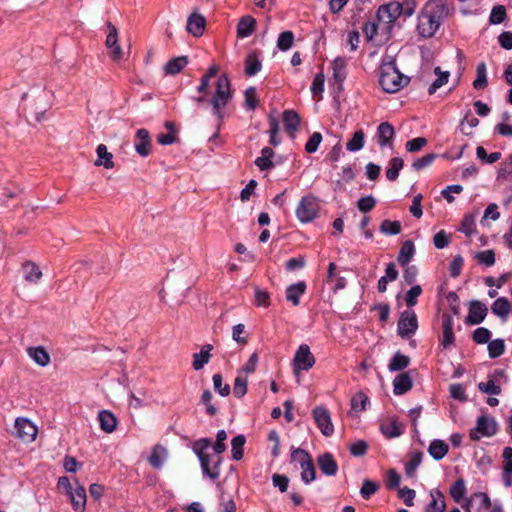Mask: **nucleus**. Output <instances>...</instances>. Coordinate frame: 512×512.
Returning a JSON list of instances; mask_svg holds the SVG:
<instances>
[{
    "instance_id": "nucleus-1",
    "label": "nucleus",
    "mask_w": 512,
    "mask_h": 512,
    "mask_svg": "<svg viewBox=\"0 0 512 512\" xmlns=\"http://www.w3.org/2000/svg\"><path fill=\"white\" fill-rule=\"evenodd\" d=\"M449 14L450 10L445 0L428 1L418 16V34L423 38L433 37Z\"/></svg>"
},
{
    "instance_id": "nucleus-2",
    "label": "nucleus",
    "mask_w": 512,
    "mask_h": 512,
    "mask_svg": "<svg viewBox=\"0 0 512 512\" xmlns=\"http://www.w3.org/2000/svg\"><path fill=\"white\" fill-rule=\"evenodd\" d=\"M408 82L409 78L400 73L395 60L390 56L386 57L380 66L379 74V83L383 90L388 93H395L406 86Z\"/></svg>"
},
{
    "instance_id": "nucleus-3",
    "label": "nucleus",
    "mask_w": 512,
    "mask_h": 512,
    "mask_svg": "<svg viewBox=\"0 0 512 512\" xmlns=\"http://www.w3.org/2000/svg\"><path fill=\"white\" fill-rule=\"evenodd\" d=\"M211 446L209 439L203 438L194 442L193 451L198 456L202 471L212 480L220 475V464L222 457L219 455H210L205 451Z\"/></svg>"
},
{
    "instance_id": "nucleus-4",
    "label": "nucleus",
    "mask_w": 512,
    "mask_h": 512,
    "mask_svg": "<svg viewBox=\"0 0 512 512\" xmlns=\"http://www.w3.org/2000/svg\"><path fill=\"white\" fill-rule=\"evenodd\" d=\"M231 97L232 91L229 78L226 74H223L218 78L215 92L210 99L213 114L216 115L219 120L223 118L222 109L228 104Z\"/></svg>"
},
{
    "instance_id": "nucleus-5",
    "label": "nucleus",
    "mask_w": 512,
    "mask_h": 512,
    "mask_svg": "<svg viewBox=\"0 0 512 512\" xmlns=\"http://www.w3.org/2000/svg\"><path fill=\"white\" fill-rule=\"evenodd\" d=\"M403 5L398 2H390L379 7L376 19L382 26V31L389 32L396 19L402 14Z\"/></svg>"
},
{
    "instance_id": "nucleus-6",
    "label": "nucleus",
    "mask_w": 512,
    "mask_h": 512,
    "mask_svg": "<svg viewBox=\"0 0 512 512\" xmlns=\"http://www.w3.org/2000/svg\"><path fill=\"white\" fill-rule=\"evenodd\" d=\"M319 211V203L315 196L307 195L304 196L296 209L297 218L303 222L307 223L316 218Z\"/></svg>"
},
{
    "instance_id": "nucleus-7",
    "label": "nucleus",
    "mask_w": 512,
    "mask_h": 512,
    "mask_svg": "<svg viewBox=\"0 0 512 512\" xmlns=\"http://www.w3.org/2000/svg\"><path fill=\"white\" fill-rule=\"evenodd\" d=\"M497 422L493 417L482 415L478 417L476 426L470 431V438L473 441L479 440L481 437H491L497 432Z\"/></svg>"
},
{
    "instance_id": "nucleus-8",
    "label": "nucleus",
    "mask_w": 512,
    "mask_h": 512,
    "mask_svg": "<svg viewBox=\"0 0 512 512\" xmlns=\"http://www.w3.org/2000/svg\"><path fill=\"white\" fill-rule=\"evenodd\" d=\"M315 364V357L306 344L299 346L293 359V372L296 376L299 375L301 370L308 371Z\"/></svg>"
},
{
    "instance_id": "nucleus-9",
    "label": "nucleus",
    "mask_w": 512,
    "mask_h": 512,
    "mask_svg": "<svg viewBox=\"0 0 512 512\" xmlns=\"http://www.w3.org/2000/svg\"><path fill=\"white\" fill-rule=\"evenodd\" d=\"M418 328L417 317L414 311L405 310L401 313L398 321V334L402 338H409Z\"/></svg>"
},
{
    "instance_id": "nucleus-10",
    "label": "nucleus",
    "mask_w": 512,
    "mask_h": 512,
    "mask_svg": "<svg viewBox=\"0 0 512 512\" xmlns=\"http://www.w3.org/2000/svg\"><path fill=\"white\" fill-rule=\"evenodd\" d=\"M15 428L17 430V437L22 441L31 443L36 439L38 429L30 420L17 418L15 420Z\"/></svg>"
},
{
    "instance_id": "nucleus-11",
    "label": "nucleus",
    "mask_w": 512,
    "mask_h": 512,
    "mask_svg": "<svg viewBox=\"0 0 512 512\" xmlns=\"http://www.w3.org/2000/svg\"><path fill=\"white\" fill-rule=\"evenodd\" d=\"M313 418L321 430L322 434L325 436H331L334 432V427L331 422L330 414L327 409L322 406L316 407L313 409Z\"/></svg>"
},
{
    "instance_id": "nucleus-12",
    "label": "nucleus",
    "mask_w": 512,
    "mask_h": 512,
    "mask_svg": "<svg viewBox=\"0 0 512 512\" xmlns=\"http://www.w3.org/2000/svg\"><path fill=\"white\" fill-rule=\"evenodd\" d=\"M134 148L141 157H147L151 153L152 141L147 129L137 130L134 137Z\"/></svg>"
},
{
    "instance_id": "nucleus-13",
    "label": "nucleus",
    "mask_w": 512,
    "mask_h": 512,
    "mask_svg": "<svg viewBox=\"0 0 512 512\" xmlns=\"http://www.w3.org/2000/svg\"><path fill=\"white\" fill-rule=\"evenodd\" d=\"M107 37L105 45L107 48L112 49L110 56L113 60H120L123 56L122 48L118 45V31L117 28L111 23H107Z\"/></svg>"
},
{
    "instance_id": "nucleus-14",
    "label": "nucleus",
    "mask_w": 512,
    "mask_h": 512,
    "mask_svg": "<svg viewBox=\"0 0 512 512\" xmlns=\"http://www.w3.org/2000/svg\"><path fill=\"white\" fill-rule=\"evenodd\" d=\"M487 307L478 300H472L469 305V313L466 323L469 325L480 324L487 316Z\"/></svg>"
},
{
    "instance_id": "nucleus-15",
    "label": "nucleus",
    "mask_w": 512,
    "mask_h": 512,
    "mask_svg": "<svg viewBox=\"0 0 512 512\" xmlns=\"http://www.w3.org/2000/svg\"><path fill=\"white\" fill-rule=\"evenodd\" d=\"M321 472L326 476H335L338 472V465L331 453H324L317 458Z\"/></svg>"
},
{
    "instance_id": "nucleus-16",
    "label": "nucleus",
    "mask_w": 512,
    "mask_h": 512,
    "mask_svg": "<svg viewBox=\"0 0 512 512\" xmlns=\"http://www.w3.org/2000/svg\"><path fill=\"white\" fill-rule=\"evenodd\" d=\"M206 20L204 16L193 13L189 16L187 20L186 29L189 33H191L195 37H200L205 29Z\"/></svg>"
},
{
    "instance_id": "nucleus-17",
    "label": "nucleus",
    "mask_w": 512,
    "mask_h": 512,
    "mask_svg": "<svg viewBox=\"0 0 512 512\" xmlns=\"http://www.w3.org/2000/svg\"><path fill=\"white\" fill-rule=\"evenodd\" d=\"M454 321L452 316L448 314L442 315V328L443 337L441 343L444 348L449 347L454 343V332H453Z\"/></svg>"
},
{
    "instance_id": "nucleus-18",
    "label": "nucleus",
    "mask_w": 512,
    "mask_h": 512,
    "mask_svg": "<svg viewBox=\"0 0 512 512\" xmlns=\"http://www.w3.org/2000/svg\"><path fill=\"white\" fill-rule=\"evenodd\" d=\"M98 421L100 428L106 433H112L117 428V418L112 412L108 410H102L99 412Z\"/></svg>"
},
{
    "instance_id": "nucleus-19",
    "label": "nucleus",
    "mask_w": 512,
    "mask_h": 512,
    "mask_svg": "<svg viewBox=\"0 0 512 512\" xmlns=\"http://www.w3.org/2000/svg\"><path fill=\"white\" fill-rule=\"evenodd\" d=\"M96 154L95 166H103L105 169H112L114 167L113 154L108 151L106 145L99 144L96 148Z\"/></svg>"
},
{
    "instance_id": "nucleus-20",
    "label": "nucleus",
    "mask_w": 512,
    "mask_h": 512,
    "mask_svg": "<svg viewBox=\"0 0 512 512\" xmlns=\"http://www.w3.org/2000/svg\"><path fill=\"white\" fill-rule=\"evenodd\" d=\"M283 124L286 131L294 137L300 126V117L294 110H285L283 112Z\"/></svg>"
},
{
    "instance_id": "nucleus-21",
    "label": "nucleus",
    "mask_w": 512,
    "mask_h": 512,
    "mask_svg": "<svg viewBox=\"0 0 512 512\" xmlns=\"http://www.w3.org/2000/svg\"><path fill=\"white\" fill-rule=\"evenodd\" d=\"M255 27L256 20L252 16H243L240 18L237 25V36L239 38H247L253 34Z\"/></svg>"
},
{
    "instance_id": "nucleus-22",
    "label": "nucleus",
    "mask_w": 512,
    "mask_h": 512,
    "mask_svg": "<svg viewBox=\"0 0 512 512\" xmlns=\"http://www.w3.org/2000/svg\"><path fill=\"white\" fill-rule=\"evenodd\" d=\"M376 135L378 139V144L381 147H384L391 144V140L395 135V131L390 123L382 122L377 128Z\"/></svg>"
},
{
    "instance_id": "nucleus-23",
    "label": "nucleus",
    "mask_w": 512,
    "mask_h": 512,
    "mask_svg": "<svg viewBox=\"0 0 512 512\" xmlns=\"http://www.w3.org/2000/svg\"><path fill=\"white\" fill-rule=\"evenodd\" d=\"M306 291V283L300 281L295 284H291L286 288V299L291 302L294 306L300 304V297Z\"/></svg>"
},
{
    "instance_id": "nucleus-24",
    "label": "nucleus",
    "mask_w": 512,
    "mask_h": 512,
    "mask_svg": "<svg viewBox=\"0 0 512 512\" xmlns=\"http://www.w3.org/2000/svg\"><path fill=\"white\" fill-rule=\"evenodd\" d=\"M393 391L396 395H402L412 388V378L408 372L397 375L393 381Z\"/></svg>"
},
{
    "instance_id": "nucleus-25",
    "label": "nucleus",
    "mask_w": 512,
    "mask_h": 512,
    "mask_svg": "<svg viewBox=\"0 0 512 512\" xmlns=\"http://www.w3.org/2000/svg\"><path fill=\"white\" fill-rule=\"evenodd\" d=\"M69 497L73 509L76 512H82L85 509L86 490L83 486L77 485V487L69 494Z\"/></svg>"
},
{
    "instance_id": "nucleus-26",
    "label": "nucleus",
    "mask_w": 512,
    "mask_h": 512,
    "mask_svg": "<svg viewBox=\"0 0 512 512\" xmlns=\"http://www.w3.org/2000/svg\"><path fill=\"white\" fill-rule=\"evenodd\" d=\"M492 313L505 321L511 310V303L505 297L496 299L491 306Z\"/></svg>"
},
{
    "instance_id": "nucleus-27",
    "label": "nucleus",
    "mask_w": 512,
    "mask_h": 512,
    "mask_svg": "<svg viewBox=\"0 0 512 512\" xmlns=\"http://www.w3.org/2000/svg\"><path fill=\"white\" fill-rule=\"evenodd\" d=\"M212 349L213 346L211 344H206L202 346L199 353L193 354L192 366L196 371L201 370L210 361Z\"/></svg>"
},
{
    "instance_id": "nucleus-28",
    "label": "nucleus",
    "mask_w": 512,
    "mask_h": 512,
    "mask_svg": "<svg viewBox=\"0 0 512 512\" xmlns=\"http://www.w3.org/2000/svg\"><path fill=\"white\" fill-rule=\"evenodd\" d=\"M262 68V62L259 54L255 51L250 52L245 59V74L247 76L256 75Z\"/></svg>"
},
{
    "instance_id": "nucleus-29",
    "label": "nucleus",
    "mask_w": 512,
    "mask_h": 512,
    "mask_svg": "<svg viewBox=\"0 0 512 512\" xmlns=\"http://www.w3.org/2000/svg\"><path fill=\"white\" fill-rule=\"evenodd\" d=\"M431 501L427 505L426 512H444V495L439 489H433L430 492Z\"/></svg>"
},
{
    "instance_id": "nucleus-30",
    "label": "nucleus",
    "mask_w": 512,
    "mask_h": 512,
    "mask_svg": "<svg viewBox=\"0 0 512 512\" xmlns=\"http://www.w3.org/2000/svg\"><path fill=\"white\" fill-rule=\"evenodd\" d=\"M448 451V444L439 439L433 440L428 447L429 454L435 460H441L442 458H444Z\"/></svg>"
},
{
    "instance_id": "nucleus-31",
    "label": "nucleus",
    "mask_w": 512,
    "mask_h": 512,
    "mask_svg": "<svg viewBox=\"0 0 512 512\" xmlns=\"http://www.w3.org/2000/svg\"><path fill=\"white\" fill-rule=\"evenodd\" d=\"M187 64V56H179L169 60L164 66V71L168 75H175L181 72L186 67Z\"/></svg>"
},
{
    "instance_id": "nucleus-32",
    "label": "nucleus",
    "mask_w": 512,
    "mask_h": 512,
    "mask_svg": "<svg viewBox=\"0 0 512 512\" xmlns=\"http://www.w3.org/2000/svg\"><path fill=\"white\" fill-rule=\"evenodd\" d=\"M167 455L168 453L165 447L161 445H156L153 448L152 453L149 457V463L151 464L152 467L160 469L163 466L164 462L166 461Z\"/></svg>"
},
{
    "instance_id": "nucleus-33",
    "label": "nucleus",
    "mask_w": 512,
    "mask_h": 512,
    "mask_svg": "<svg viewBox=\"0 0 512 512\" xmlns=\"http://www.w3.org/2000/svg\"><path fill=\"white\" fill-rule=\"evenodd\" d=\"M381 431L387 438H395L403 433V426L397 419L391 418L389 422L381 425Z\"/></svg>"
},
{
    "instance_id": "nucleus-34",
    "label": "nucleus",
    "mask_w": 512,
    "mask_h": 512,
    "mask_svg": "<svg viewBox=\"0 0 512 512\" xmlns=\"http://www.w3.org/2000/svg\"><path fill=\"white\" fill-rule=\"evenodd\" d=\"M274 155V151L270 147H264L261 151V156L255 160V165L261 170H269L274 167V163L271 158Z\"/></svg>"
},
{
    "instance_id": "nucleus-35",
    "label": "nucleus",
    "mask_w": 512,
    "mask_h": 512,
    "mask_svg": "<svg viewBox=\"0 0 512 512\" xmlns=\"http://www.w3.org/2000/svg\"><path fill=\"white\" fill-rule=\"evenodd\" d=\"M23 273L25 280L34 284L38 283L42 277L40 268L33 262L23 264Z\"/></svg>"
},
{
    "instance_id": "nucleus-36",
    "label": "nucleus",
    "mask_w": 512,
    "mask_h": 512,
    "mask_svg": "<svg viewBox=\"0 0 512 512\" xmlns=\"http://www.w3.org/2000/svg\"><path fill=\"white\" fill-rule=\"evenodd\" d=\"M27 352L28 355L34 360V362L42 367L47 366L50 362L49 354L41 346L28 348Z\"/></svg>"
},
{
    "instance_id": "nucleus-37",
    "label": "nucleus",
    "mask_w": 512,
    "mask_h": 512,
    "mask_svg": "<svg viewBox=\"0 0 512 512\" xmlns=\"http://www.w3.org/2000/svg\"><path fill=\"white\" fill-rule=\"evenodd\" d=\"M415 252L414 244L411 240H406L400 249L399 255H398V262L402 266H405L413 257Z\"/></svg>"
},
{
    "instance_id": "nucleus-38",
    "label": "nucleus",
    "mask_w": 512,
    "mask_h": 512,
    "mask_svg": "<svg viewBox=\"0 0 512 512\" xmlns=\"http://www.w3.org/2000/svg\"><path fill=\"white\" fill-rule=\"evenodd\" d=\"M410 363V358L406 355L396 352L390 360L388 368L390 371H401L405 369Z\"/></svg>"
},
{
    "instance_id": "nucleus-39",
    "label": "nucleus",
    "mask_w": 512,
    "mask_h": 512,
    "mask_svg": "<svg viewBox=\"0 0 512 512\" xmlns=\"http://www.w3.org/2000/svg\"><path fill=\"white\" fill-rule=\"evenodd\" d=\"M333 77L341 83L346 77V60L342 57H337L332 62Z\"/></svg>"
},
{
    "instance_id": "nucleus-40",
    "label": "nucleus",
    "mask_w": 512,
    "mask_h": 512,
    "mask_svg": "<svg viewBox=\"0 0 512 512\" xmlns=\"http://www.w3.org/2000/svg\"><path fill=\"white\" fill-rule=\"evenodd\" d=\"M423 453L415 451L410 454V460L405 466V473L408 477H413L418 466L421 464Z\"/></svg>"
},
{
    "instance_id": "nucleus-41",
    "label": "nucleus",
    "mask_w": 512,
    "mask_h": 512,
    "mask_svg": "<svg viewBox=\"0 0 512 512\" xmlns=\"http://www.w3.org/2000/svg\"><path fill=\"white\" fill-rule=\"evenodd\" d=\"M246 442V438L244 435H238L234 437L231 441V453L232 458L236 461L241 460L243 458V448Z\"/></svg>"
},
{
    "instance_id": "nucleus-42",
    "label": "nucleus",
    "mask_w": 512,
    "mask_h": 512,
    "mask_svg": "<svg viewBox=\"0 0 512 512\" xmlns=\"http://www.w3.org/2000/svg\"><path fill=\"white\" fill-rule=\"evenodd\" d=\"M390 167L386 171V177L389 181H395L399 176V171L404 165V161L400 157H394L389 162Z\"/></svg>"
},
{
    "instance_id": "nucleus-43",
    "label": "nucleus",
    "mask_w": 512,
    "mask_h": 512,
    "mask_svg": "<svg viewBox=\"0 0 512 512\" xmlns=\"http://www.w3.org/2000/svg\"><path fill=\"white\" fill-rule=\"evenodd\" d=\"M365 142V134L362 130L356 131L352 139L346 144V148L350 152H356L363 148Z\"/></svg>"
},
{
    "instance_id": "nucleus-44",
    "label": "nucleus",
    "mask_w": 512,
    "mask_h": 512,
    "mask_svg": "<svg viewBox=\"0 0 512 512\" xmlns=\"http://www.w3.org/2000/svg\"><path fill=\"white\" fill-rule=\"evenodd\" d=\"M477 77L473 81V87L477 90L483 89L488 85L487 70L485 63H480L476 69Z\"/></svg>"
},
{
    "instance_id": "nucleus-45",
    "label": "nucleus",
    "mask_w": 512,
    "mask_h": 512,
    "mask_svg": "<svg viewBox=\"0 0 512 512\" xmlns=\"http://www.w3.org/2000/svg\"><path fill=\"white\" fill-rule=\"evenodd\" d=\"M301 468V480L305 484H309L316 479V469L313 460L300 466Z\"/></svg>"
},
{
    "instance_id": "nucleus-46",
    "label": "nucleus",
    "mask_w": 512,
    "mask_h": 512,
    "mask_svg": "<svg viewBox=\"0 0 512 512\" xmlns=\"http://www.w3.org/2000/svg\"><path fill=\"white\" fill-rule=\"evenodd\" d=\"M434 72L439 76L428 88V93L430 95L434 94L440 87L446 84L449 78V72H441L440 67H436Z\"/></svg>"
},
{
    "instance_id": "nucleus-47",
    "label": "nucleus",
    "mask_w": 512,
    "mask_h": 512,
    "mask_svg": "<svg viewBox=\"0 0 512 512\" xmlns=\"http://www.w3.org/2000/svg\"><path fill=\"white\" fill-rule=\"evenodd\" d=\"M379 487V483L369 479H365L360 489V495L362 496L363 499L367 500L378 491Z\"/></svg>"
},
{
    "instance_id": "nucleus-48",
    "label": "nucleus",
    "mask_w": 512,
    "mask_h": 512,
    "mask_svg": "<svg viewBox=\"0 0 512 512\" xmlns=\"http://www.w3.org/2000/svg\"><path fill=\"white\" fill-rule=\"evenodd\" d=\"M367 403L368 397L364 393L358 392L351 399V409L356 413L364 411Z\"/></svg>"
},
{
    "instance_id": "nucleus-49",
    "label": "nucleus",
    "mask_w": 512,
    "mask_h": 512,
    "mask_svg": "<svg viewBox=\"0 0 512 512\" xmlns=\"http://www.w3.org/2000/svg\"><path fill=\"white\" fill-rule=\"evenodd\" d=\"M379 229L383 234L397 235L401 232V224L399 221L384 220Z\"/></svg>"
},
{
    "instance_id": "nucleus-50",
    "label": "nucleus",
    "mask_w": 512,
    "mask_h": 512,
    "mask_svg": "<svg viewBox=\"0 0 512 512\" xmlns=\"http://www.w3.org/2000/svg\"><path fill=\"white\" fill-rule=\"evenodd\" d=\"M466 493V486L463 479H458L450 488V496L455 502H459Z\"/></svg>"
},
{
    "instance_id": "nucleus-51",
    "label": "nucleus",
    "mask_w": 512,
    "mask_h": 512,
    "mask_svg": "<svg viewBox=\"0 0 512 512\" xmlns=\"http://www.w3.org/2000/svg\"><path fill=\"white\" fill-rule=\"evenodd\" d=\"M233 393L237 398H242L247 393V378L241 373L234 380Z\"/></svg>"
},
{
    "instance_id": "nucleus-52",
    "label": "nucleus",
    "mask_w": 512,
    "mask_h": 512,
    "mask_svg": "<svg viewBox=\"0 0 512 512\" xmlns=\"http://www.w3.org/2000/svg\"><path fill=\"white\" fill-rule=\"evenodd\" d=\"M294 34L291 31L282 32L277 40V47L282 51H287L293 45Z\"/></svg>"
},
{
    "instance_id": "nucleus-53",
    "label": "nucleus",
    "mask_w": 512,
    "mask_h": 512,
    "mask_svg": "<svg viewBox=\"0 0 512 512\" xmlns=\"http://www.w3.org/2000/svg\"><path fill=\"white\" fill-rule=\"evenodd\" d=\"M506 18V9L503 5H497L492 8L490 13L489 22L490 24H500Z\"/></svg>"
},
{
    "instance_id": "nucleus-54",
    "label": "nucleus",
    "mask_w": 512,
    "mask_h": 512,
    "mask_svg": "<svg viewBox=\"0 0 512 512\" xmlns=\"http://www.w3.org/2000/svg\"><path fill=\"white\" fill-rule=\"evenodd\" d=\"M505 345L502 339H496L488 343L489 356L497 358L504 353Z\"/></svg>"
},
{
    "instance_id": "nucleus-55",
    "label": "nucleus",
    "mask_w": 512,
    "mask_h": 512,
    "mask_svg": "<svg viewBox=\"0 0 512 512\" xmlns=\"http://www.w3.org/2000/svg\"><path fill=\"white\" fill-rule=\"evenodd\" d=\"M213 386L214 389L223 397H226L230 394V386L228 384H223V379L220 374L213 375Z\"/></svg>"
},
{
    "instance_id": "nucleus-56",
    "label": "nucleus",
    "mask_w": 512,
    "mask_h": 512,
    "mask_svg": "<svg viewBox=\"0 0 512 512\" xmlns=\"http://www.w3.org/2000/svg\"><path fill=\"white\" fill-rule=\"evenodd\" d=\"M291 460L303 466L312 460L311 456L304 449L296 448L291 453Z\"/></svg>"
},
{
    "instance_id": "nucleus-57",
    "label": "nucleus",
    "mask_w": 512,
    "mask_h": 512,
    "mask_svg": "<svg viewBox=\"0 0 512 512\" xmlns=\"http://www.w3.org/2000/svg\"><path fill=\"white\" fill-rule=\"evenodd\" d=\"M475 258L477 259L478 263L486 266H492L495 263V253L491 249L478 252Z\"/></svg>"
},
{
    "instance_id": "nucleus-58",
    "label": "nucleus",
    "mask_w": 512,
    "mask_h": 512,
    "mask_svg": "<svg viewBox=\"0 0 512 512\" xmlns=\"http://www.w3.org/2000/svg\"><path fill=\"white\" fill-rule=\"evenodd\" d=\"M422 288L420 285L412 286L405 295V302L408 307H413L417 303V298L421 295Z\"/></svg>"
},
{
    "instance_id": "nucleus-59",
    "label": "nucleus",
    "mask_w": 512,
    "mask_h": 512,
    "mask_svg": "<svg viewBox=\"0 0 512 512\" xmlns=\"http://www.w3.org/2000/svg\"><path fill=\"white\" fill-rule=\"evenodd\" d=\"M322 141V135L320 132H314L305 144V151L307 153H314L317 151Z\"/></svg>"
},
{
    "instance_id": "nucleus-60",
    "label": "nucleus",
    "mask_w": 512,
    "mask_h": 512,
    "mask_svg": "<svg viewBox=\"0 0 512 512\" xmlns=\"http://www.w3.org/2000/svg\"><path fill=\"white\" fill-rule=\"evenodd\" d=\"M245 96V105L250 110H254L258 105V98L256 95V89L255 87H249L244 92Z\"/></svg>"
},
{
    "instance_id": "nucleus-61",
    "label": "nucleus",
    "mask_w": 512,
    "mask_h": 512,
    "mask_svg": "<svg viewBox=\"0 0 512 512\" xmlns=\"http://www.w3.org/2000/svg\"><path fill=\"white\" fill-rule=\"evenodd\" d=\"M435 158H436V155L433 153L424 155L423 157L416 159L413 162L412 167L414 170L420 171V170L428 167L429 165H431V163L434 161Z\"/></svg>"
},
{
    "instance_id": "nucleus-62",
    "label": "nucleus",
    "mask_w": 512,
    "mask_h": 512,
    "mask_svg": "<svg viewBox=\"0 0 512 512\" xmlns=\"http://www.w3.org/2000/svg\"><path fill=\"white\" fill-rule=\"evenodd\" d=\"M491 337V332L484 327L477 328L473 332V340L478 344H485L488 343Z\"/></svg>"
},
{
    "instance_id": "nucleus-63",
    "label": "nucleus",
    "mask_w": 512,
    "mask_h": 512,
    "mask_svg": "<svg viewBox=\"0 0 512 512\" xmlns=\"http://www.w3.org/2000/svg\"><path fill=\"white\" fill-rule=\"evenodd\" d=\"M368 444L364 440H358L349 446L350 453L355 457H360L366 454Z\"/></svg>"
},
{
    "instance_id": "nucleus-64",
    "label": "nucleus",
    "mask_w": 512,
    "mask_h": 512,
    "mask_svg": "<svg viewBox=\"0 0 512 512\" xmlns=\"http://www.w3.org/2000/svg\"><path fill=\"white\" fill-rule=\"evenodd\" d=\"M502 480L506 487L512 486V460L504 461Z\"/></svg>"
}]
</instances>
